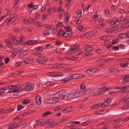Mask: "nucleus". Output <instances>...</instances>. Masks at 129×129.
<instances>
[{
    "label": "nucleus",
    "mask_w": 129,
    "mask_h": 129,
    "mask_svg": "<svg viewBox=\"0 0 129 129\" xmlns=\"http://www.w3.org/2000/svg\"><path fill=\"white\" fill-rule=\"evenodd\" d=\"M5 89H9L8 92H14L13 95L16 96L18 95L19 94L18 92L22 90L21 87L18 85H10L8 87H6Z\"/></svg>",
    "instance_id": "obj_1"
},
{
    "label": "nucleus",
    "mask_w": 129,
    "mask_h": 129,
    "mask_svg": "<svg viewBox=\"0 0 129 129\" xmlns=\"http://www.w3.org/2000/svg\"><path fill=\"white\" fill-rule=\"evenodd\" d=\"M66 96V91L63 90H61L55 94L54 97L58 99H60L59 98L61 96L62 97L63 96Z\"/></svg>",
    "instance_id": "obj_2"
},
{
    "label": "nucleus",
    "mask_w": 129,
    "mask_h": 129,
    "mask_svg": "<svg viewBox=\"0 0 129 129\" xmlns=\"http://www.w3.org/2000/svg\"><path fill=\"white\" fill-rule=\"evenodd\" d=\"M79 46V44H77L74 45L73 46L71 47L70 48H68L66 47V53H68L78 48Z\"/></svg>",
    "instance_id": "obj_3"
},
{
    "label": "nucleus",
    "mask_w": 129,
    "mask_h": 129,
    "mask_svg": "<svg viewBox=\"0 0 129 129\" xmlns=\"http://www.w3.org/2000/svg\"><path fill=\"white\" fill-rule=\"evenodd\" d=\"M73 99L76 98L81 96L82 93L81 92H76L71 93Z\"/></svg>",
    "instance_id": "obj_4"
},
{
    "label": "nucleus",
    "mask_w": 129,
    "mask_h": 129,
    "mask_svg": "<svg viewBox=\"0 0 129 129\" xmlns=\"http://www.w3.org/2000/svg\"><path fill=\"white\" fill-rule=\"evenodd\" d=\"M73 34V33L70 31H66L64 32L62 36L64 37H71Z\"/></svg>",
    "instance_id": "obj_5"
},
{
    "label": "nucleus",
    "mask_w": 129,
    "mask_h": 129,
    "mask_svg": "<svg viewBox=\"0 0 129 129\" xmlns=\"http://www.w3.org/2000/svg\"><path fill=\"white\" fill-rule=\"evenodd\" d=\"M71 80L78 79L81 78L82 76V75L79 74H73L71 75Z\"/></svg>",
    "instance_id": "obj_6"
},
{
    "label": "nucleus",
    "mask_w": 129,
    "mask_h": 129,
    "mask_svg": "<svg viewBox=\"0 0 129 129\" xmlns=\"http://www.w3.org/2000/svg\"><path fill=\"white\" fill-rule=\"evenodd\" d=\"M71 75H69L66 76L63 79L60 80L61 81H62L63 83H65L67 82L68 81L71 80Z\"/></svg>",
    "instance_id": "obj_7"
},
{
    "label": "nucleus",
    "mask_w": 129,
    "mask_h": 129,
    "mask_svg": "<svg viewBox=\"0 0 129 129\" xmlns=\"http://www.w3.org/2000/svg\"><path fill=\"white\" fill-rule=\"evenodd\" d=\"M19 124H16V122L10 124L9 126L10 129H13L17 127H19L21 125H18Z\"/></svg>",
    "instance_id": "obj_8"
},
{
    "label": "nucleus",
    "mask_w": 129,
    "mask_h": 129,
    "mask_svg": "<svg viewBox=\"0 0 129 129\" xmlns=\"http://www.w3.org/2000/svg\"><path fill=\"white\" fill-rule=\"evenodd\" d=\"M41 96L39 95L36 96L35 98L36 102L39 105H40L41 103Z\"/></svg>",
    "instance_id": "obj_9"
},
{
    "label": "nucleus",
    "mask_w": 129,
    "mask_h": 129,
    "mask_svg": "<svg viewBox=\"0 0 129 129\" xmlns=\"http://www.w3.org/2000/svg\"><path fill=\"white\" fill-rule=\"evenodd\" d=\"M128 31L126 33H121L119 34V38L124 39L125 38H128Z\"/></svg>",
    "instance_id": "obj_10"
},
{
    "label": "nucleus",
    "mask_w": 129,
    "mask_h": 129,
    "mask_svg": "<svg viewBox=\"0 0 129 129\" xmlns=\"http://www.w3.org/2000/svg\"><path fill=\"white\" fill-rule=\"evenodd\" d=\"M121 20V19L120 18L119 19L114 18L113 19V20L111 22L110 24H111L112 25H114L117 22V21L119 22H120Z\"/></svg>",
    "instance_id": "obj_11"
},
{
    "label": "nucleus",
    "mask_w": 129,
    "mask_h": 129,
    "mask_svg": "<svg viewBox=\"0 0 129 129\" xmlns=\"http://www.w3.org/2000/svg\"><path fill=\"white\" fill-rule=\"evenodd\" d=\"M128 82H129V75H126L124 78L122 82L124 83Z\"/></svg>",
    "instance_id": "obj_12"
},
{
    "label": "nucleus",
    "mask_w": 129,
    "mask_h": 129,
    "mask_svg": "<svg viewBox=\"0 0 129 129\" xmlns=\"http://www.w3.org/2000/svg\"><path fill=\"white\" fill-rule=\"evenodd\" d=\"M122 26L124 28L129 27V19L126 20L125 23L123 24Z\"/></svg>",
    "instance_id": "obj_13"
},
{
    "label": "nucleus",
    "mask_w": 129,
    "mask_h": 129,
    "mask_svg": "<svg viewBox=\"0 0 129 129\" xmlns=\"http://www.w3.org/2000/svg\"><path fill=\"white\" fill-rule=\"evenodd\" d=\"M50 100L51 101V104L55 103L57 102H58L60 101V99H58L54 96L53 98H50Z\"/></svg>",
    "instance_id": "obj_14"
},
{
    "label": "nucleus",
    "mask_w": 129,
    "mask_h": 129,
    "mask_svg": "<svg viewBox=\"0 0 129 129\" xmlns=\"http://www.w3.org/2000/svg\"><path fill=\"white\" fill-rule=\"evenodd\" d=\"M37 21L35 19H33L32 18H30L29 20L28 21V23L35 25L37 23Z\"/></svg>",
    "instance_id": "obj_15"
},
{
    "label": "nucleus",
    "mask_w": 129,
    "mask_h": 129,
    "mask_svg": "<svg viewBox=\"0 0 129 129\" xmlns=\"http://www.w3.org/2000/svg\"><path fill=\"white\" fill-rule=\"evenodd\" d=\"M85 50L86 51H89L92 50V47L88 45H86L85 47Z\"/></svg>",
    "instance_id": "obj_16"
},
{
    "label": "nucleus",
    "mask_w": 129,
    "mask_h": 129,
    "mask_svg": "<svg viewBox=\"0 0 129 129\" xmlns=\"http://www.w3.org/2000/svg\"><path fill=\"white\" fill-rule=\"evenodd\" d=\"M101 104H99L95 105L92 106L90 108V109H96L99 108Z\"/></svg>",
    "instance_id": "obj_17"
},
{
    "label": "nucleus",
    "mask_w": 129,
    "mask_h": 129,
    "mask_svg": "<svg viewBox=\"0 0 129 129\" xmlns=\"http://www.w3.org/2000/svg\"><path fill=\"white\" fill-rule=\"evenodd\" d=\"M6 42L7 43L5 44V45L8 48H11L12 47L13 45L10 42V41H7V40H6Z\"/></svg>",
    "instance_id": "obj_18"
},
{
    "label": "nucleus",
    "mask_w": 129,
    "mask_h": 129,
    "mask_svg": "<svg viewBox=\"0 0 129 129\" xmlns=\"http://www.w3.org/2000/svg\"><path fill=\"white\" fill-rule=\"evenodd\" d=\"M65 32L63 30H60L58 32V34L57 35L58 37H61L62 36H62L63 35V34Z\"/></svg>",
    "instance_id": "obj_19"
},
{
    "label": "nucleus",
    "mask_w": 129,
    "mask_h": 129,
    "mask_svg": "<svg viewBox=\"0 0 129 129\" xmlns=\"http://www.w3.org/2000/svg\"><path fill=\"white\" fill-rule=\"evenodd\" d=\"M20 40L19 43L21 45H25V43H23V40H25V38L23 36L22 37L21 36H20Z\"/></svg>",
    "instance_id": "obj_20"
},
{
    "label": "nucleus",
    "mask_w": 129,
    "mask_h": 129,
    "mask_svg": "<svg viewBox=\"0 0 129 129\" xmlns=\"http://www.w3.org/2000/svg\"><path fill=\"white\" fill-rule=\"evenodd\" d=\"M44 103L46 104H51V101L50 100V98L45 99L43 101Z\"/></svg>",
    "instance_id": "obj_21"
},
{
    "label": "nucleus",
    "mask_w": 129,
    "mask_h": 129,
    "mask_svg": "<svg viewBox=\"0 0 129 129\" xmlns=\"http://www.w3.org/2000/svg\"><path fill=\"white\" fill-rule=\"evenodd\" d=\"M31 85H28L27 84H25V90L27 91L30 90L31 88Z\"/></svg>",
    "instance_id": "obj_22"
},
{
    "label": "nucleus",
    "mask_w": 129,
    "mask_h": 129,
    "mask_svg": "<svg viewBox=\"0 0 129 129\" xmlns=\"http://www.w3.org/2000/svg\"><path fill=\"white\" fill-rule=\"evenodd\" d=\"M32 60L31 59L26 58L23 60V61L26 63L30 64L31 63Z\"/></svg>",
    "instance_id": "obj_23"
},
{
    "label": "nucleus",
    "mask_w": 129,
    "mask_h": 129,
    "mask_svg": "<svg viewBox=\"0 0 129 129\" xmlns=\"http://www.w3.org/2000/svg\"><path fill=\"white\" fill-rule=\"evenodd\" d=\"M128 108H129V104L126 102L124 103V105L122 107L121 109L123 108L125 109Z\"/></svg>",
    "instance_id": "obj_24"
},
{
    "label": "nucleus",
    "mask_w": 129,
    "mask_h": 129,
    "mask_svg": "<svg viewBox=\"0 0 129 129\" xmlns=\"http://www.w3.org/2000/svg\"><path fill=\"white\" fill-rule=\"evenodd\" d=\"M31 100L30 99H26L23 101L22 103L23 104H25L30 103V102Z\"/></svg>",
    "instance_id": "obj_25"
},
{
    "label": "nucleus",
    "mask_w": 129,
    "mask_h": 129,
    "mask_svg": "<svg viewBox=\"0 0 129 129\" xmlns=\"http://www.w3.org/2000/svg\"><path fill=\"white\" fill-rule=\"evenodd\" d=\"M64 16L65 17L64 19V22H67L69 20L68 18H69L68 13H65L64 15Z\"/></svg>",
    "instance_id": "obj_26"
},
{
    "label": "nucleus",
    "mask_w": 129,
    "mask_h": 129,
    "mask_svg": "<svg viewBox=\"0 0 129 129\" xmlns=\"http://www.w3.org/2000/svg\"><path fill=\"white\" fill-rule=\"evenodd\" d=\"M36 124L40 126H42L43 123V122L38 120H36Z\"/></svg>",
    "instance_id": "obj_27"
},
{
    "label": "nucleus",
    "mask_w": 129,
    "mask_h": 129,
    "mask_svg": "<svg viewBox=\"0 0 129 129\" xmlns=\"http://www.w3.org/2000/svg\"><path fill=\"white\" fill-rule=\"evenodd\" d=\"M48 75L53 77H56V72H48L47 73Z\"/></svg>",
    "instance_id": "obj_28"
},
{
    "label": "nucleus",
    "mask_w": 129,
    "mask_h": 129,
    "mask_svg": "<svg viewBox=\"0 0 129 129\" xmlns=\"http://www.w3.org/2000/svg\"><path fill=\"white\" fill-rule=\"evenodd\" d=\"M80 89L83 91L85 90L86 89L85 86V84L82 83L80 85Z\"/></svg>",
    "instance_id": "obj_29"
},
{
    "label": "nucleus",
    "mask_w": 129,
    "mask_h": 129,
    "mask_svg": "<svg viewBox=\"0 0 129 129\" xmlns=\"http://www.w3.org/2000/svg\"><path fill=\"white\" fill-rule=\"evenodd\" d=\"M90 120H87V121L84 122L81 124V126H85L88 124L90 123Z\"/></svg>",
    "instance_id": "obj_30"
},
{
    "label": "nucleus",
    "mask_w": 129,
    "mask_h": 129,
    "mask_svg": "<svg viewBox=\"0 0 129 129\" xmlns=\"http://www.w3.org/2000/svg\"><path fill=\"white\" fill-rule=\"evenodd\" d=\"M71 108H72V107H71L70 108L68 107L66 108L65 109L63 110L62 111L64 113V111L65 112V113L70 112L71 111Z\"/></svg>",
    "instance_id": "obj_31"
},
{
    "label": "nucleus",
    "mask_w": 129,
    "mask_h": 129,
    "mask_svg": "<svg viewBox=\"0 0 129 129\" xmlns=\"http://www.w3.org/2000/svg\"><path fill=\"white\" fill-rule=\"evenodd\" d=\"M91 93V91L90 89H87L84 93L83 94L85 95H88Z\"/></svg>",
    "instance_id": "obj_32"
},
{
    "label": "nucleus",
    "mask_w": 129,
    "mask_h": 129,
    "mask_svg": "<svg viewBox=\"0 0 129 129\" xmlns=\"http://www.w3.org/2000/svg\"><path fill=\"white\" fill-rule=\"evenodd\" d=\"M73 99L71 93L69 94L68 95L66 99V100H69L71 99Z\"/></svg>",
    "instance_id": "obj_33"
},
{
    "label": "nucleus",
    "mask_w": 129,
    "mask_h": 129,
    "mask_svg": "<svg viewBox=\"0 0 129 129\" xmlns=\"http://www.w3.org/2000/svg\"><path fill=\"white\" fill-rule=\"evenodd\" d=\"M35 50L39 52H41L43 50V48L42 47H39L35 48Z\"/></svg>",
    "instance_id": "obj_34"
},
{
    "label": "nucleus",
    "mask_w": 129,
    "mask_h": 129,
    "mask_svg": "<svg viewBox=\"0 0 129 129\" xmlns=\"http://www.w3.org/2000/svg\"><path fill=\"white\" fill-rule=\"evenodd\" d=\"M52 114V113L50 112L49 111H48L44 113L42 116H45L48 115H50Z\"/></svg>",
    "instance_id": "obj_35"
},
{
    "label": "nucleus",
    "mask_w": 129,
    "mask_h": 129,
    "mask_svg": "<svg viewBox=\"0 0 129 129\" xmlns=\"http://www.w3.org/2000/svg\"><path fill=\"white\" fill-rule=\"evenodd\" d=\"M5 87H6L4 88H0V93H2V94L3 95L5 92V90L7 89H5Z\"/></svg>",
    "instance_id": "obj_36"
},
{
    "label": "nucleus",
    "mask_w": 129,
    "mask_h": 129,
    "mask_svg": "<svg viewBox=\"0 0 129 129\" xmlns=\"http://www.w3.org/2000/svg\"><path fill=\"white\" fill-rule=\"evenodd\" d=\"M24 106L23 105L18 104L17 106V109L18 111H20L21 109H23Z\"/></svg>",
    "instance_id": "obj_37"
},
{
    "label": "nucleus",
    "mask_w": 129,
    "mask_h": 129,
    "mask_svg": "<svg viewBox=\"0 0 129 129\" xmlns=\"http://www.w3.org/2000/svg\"><path fill=\"white\" fill-rule=\"evenodd\" d=\"M36 61L39 63H41L43 65L46 64V62H43L42 60L40 59H37L36 60Z\"/></svg>",
    "instance_id": "obj_38"
},
{
    "label": "nucleus",
    "mask_w": 129,
    "mask_h": 129,
    "mask_svg": "<svg viewBox=\"0 0 129 129\" xmlns=\"http://www.w3.org/2000/svg\"><path fill=\"white\" fill-rule=\"evenodd\" d=\"M106 31L108 33H112L113 30L112 29V28L111 27L110 28H107L106 29Z\"/></svg>",
    "instance_id": "obj_39"
},
{
    "label": "nucleus",
    "mask_w": 129,
    "mask_h": 129,
    "mask_svg": "<svg viewBox=\"0 0 129 129\" xmlns=\"http://www.w3.org/2000/svg\"><path fill=\"white\" fill-rule=\"evenodd\" d=\"M64 28L66 30V31H71L72 30V28L69 26L64 27Z\"/></svg>",
    "instance_id": "obj_40"
},
{
    "label": "nucleus",
    "mask_w": 129,
    "mask_h": 129,
    "mask_svg": "<svg viewBox=\"0 0 129 129\" xmlns=\"http://www.w3.org/2000/svg\"><path fill=\"white\" fill-rule=\"evenodd\" d=\"M52 124H50V127L51 128L53 127V126L57 125L59 124V122H52Z\"/></svg>",
    "instance_id": "obj_41"
},
{
    "label": "nucleus",
    "mask_w": 129,
    "mask_h": 129,
    "mask_svg": "<svg viewBox=\"0 0 129 129\" xmlns=\"http://www.w3.org/2000/svg\"><path fill=\"white\" fill-rule=\"evenodd\" d=\"M119 39H116L112 40L111 42V43L113 44H116L119 40Z\"/></svg>",
    "instance_id": "obj_42"
},
{
    "label": "nucleus",
    "mask_w": 129,
    "mask_h": 129,
    "mask_svg": "<svg viewBox=\"0 0 129 129\" xmlns=\"http://www.w3.org/2000/svg\"><path fill=\"white\" fill-rule=\"evenodd\" d=\"M82 14V11L81 10H78L77 12V15L79 17H81Z\"/></svg>",
    "instance_id": "obj_43"
},
{
    "label": "nucleus",
    "mask_w": 129,
    "mask_h": 129,
    "mask_svg": "<svg viewBox=\"0 0 129 129\" xmlns=\"http://www.w3.org/2000/svg\"><path fill=\"white\" fill-rule=\"evenodd\" d=\"M108 46L107 45L106 46L107 47V48L108 49V50L110 51L111 50H112V47L113 46L112 45H110V44H108Z\"/></svg>",
    "instance_id": "obj_44"
},
{
    "label": "nucleus",
    "mask_w": 129,
    "mask_h": 129,
    "mask_svg": "<svg viewBox=\"0 0 129 129\" xmlns=\"http://www.w3.org/2000/svg\"><path fill=\"white\" fill-rule=\"evenodd\" d=\"M57 26L59 27H62L63 26L62 23V22L58 21L57 25L56 27H57Z\"/></svg>",
    "instance_id": "obj_45"
},
{
    "label": "nucleus",
    "mask_w": 129,
    "mask_h": 129,
    "mask_svg": "<svg viewBox=\"0 0 129 129\" xmlns=\"http://www.w3.org/2000/svg\"><path fill=\"white\" fill-rule=\"evenodd\" d=\"M121 90H125L126 89H129V85H126L125 86H122Z\"/></svg>",
    "instance_id": "obj_46"
},
{
    "label": "nucleus",
    "mask_w": 129,
    "mask_h": 129,
    "mask_svg": "<svg viewBox=\"0 0 129 129\" xmlns=\"http://www.w3.org/2000/svg\"><path fill=\"white\" fill-rule=\"evenodd\" d=\"M129 99V96H125L124 97L122 98L120 100L121 101H124L125 100H126Z\"/></svg>",
    "instance_id": "obj_47"
},
{
    "label": "nucleus",
    "mask_w": 129,
    "mask_h": 129,
    "mask_svg": "<svg viewBox=\"0 0 129 129\" xmlns=\"http://www.w3.org/2000/svg\"><path fill=\"white\" fill-rule=\"evenodd\" d=\"M10 60V59L8 57H6L4 59V62L6 63H8Z\"/></svg>",
    "instance_id": "obj_48"
},
{
    "label": "nucleus",
    "mask_w": 129,
    "mask_h": 129,
    "mask_svg": "<svg viewBox=\"0 0 129 129\" xmlns=\"http://www.w3.org/2000/svg\"><path fill=\"white\" fill-rule=\"evenodd\" d=\"M128 63H121L120 64V66L123 67H126L127 66Z\"/></svg>",
    "instance_id": "obj_49"
},
{
    "label": "nucleus",
    "mask_w": 129,
    "mask_h": 129,
    "mask_svg": "<svg viewBox=\"0 0 129 129\" xmlns=\"http://www.w3.org/2000/svg\"><path fill=\"white\" fill-rule=\"evenodd\" d=\"M63 75L60 72H56V77L57 76H61Z\"/></svg>",
    "instance_id": "obj_50"
},
{
    "label": "nucleus",
    "mask_w": 129,
    "mask_h": 129,
    "mask_svg": "<svg viewBox=\"0 0 129 129\" xmlns=\"http://www.w3.org/2000/svg\"><path fill=\"white\" fill-rule=\"evenodd\" d=\"M63 64H58L56 66L57 68H62L64 67Z\"/></svg>",
    "instance_id": "obj_51"
},
{
    "label": "nucleus",
    "mask_w": 129,
    "mask_h": 129,
    "mask_svg": "<svg viewBox=\"0 0 129 129\" xmlns=\"http://www.w3.org/2000/svg\"><path fill=\"white\" fill-rule=\"evenodd\" d=\"M49 34V31L48 30H46L44 31L43 32V34L44 35H47Z\"/></svg>",
    "instance_id": "obj_52"
},
{
    "label": "nucleus",
    "mask_w": 129,
    "mask_h": 129,
    "mask_svg": "<svg viewBox=\"0 0 129 129\" xmlns=\"http://www.w3.org/2000/svg\"><path fill=\"white\" fill-rule=\"evenodd\" d=\"M37 51L35 50V49L33 50H32L31 52V53L34 55H37L38 54L37 52L36 51Z\"/></svg>",
    "instance_id": "obj_53"
},
{
    "label": "nucleus",
    "mask_w": 129,
    "mask_h": 129,
    "mask_svg": "<svg viewBox=\"0 0 129 129\" xmlns=\"http://www.w3.org/2000/svg\"><path fill=\"white\" fill-rule=\"evenodd\" d=\"M32 40H30L25 42V44H27L28 45H32Z\"/></svg>",
    "instance_id": "obj_54"
},
{
    "label": "nucleus",
    "mask_w": 129,
    "mask_h": 129,
    "mask_svg": "<svg viewBox=\"0 0 129 129\" xmlns=\"http://www.w3.org/2000/svg\"><path fill=\"white\" fill-rule=\"evenodd\" d=\"M81 51L79 50H77L75 52V54L78 55L81 52Z\"/></svg>",
    "instance_id": "obj_55"
},
{
    "label": "nucleus",
    "mask_w": 129,
    "mask_h": 129,
    "mask_svg": "<svg viewBox=\"0 0 129 129\" xmlns=\"http://www.w3.org/2000/svg\"><path fill=\"white\" fill-rule=\"evenodd\" d=\"M10 38L11 39L13 40V42H14L16 40V38L14 36H12V35L10 37Z\"/></svg>",
    "instance_id": "obj_56"
},
{
    "label": "nucleus",
    "mask_w": 129,
    "mask_h": 129,
    "mask_svg": "<svg viewBox=\"0 0 129 129\" xmlns=\"http://www.w3.org/2000/svg\"><path fill=\"white\" fill-rule=\"evenodd\" d=\"M22 64V63L21 62H18L15 64V65L16 67H18L19 66L21 65Z\"/></svg>",
    "instance_id": "obj_57"
},
{
    "label": "nucleus",
    "mask_w": 129,
    "mask_h": 129,
    "mask_svg": "<svg viewBox=\"0 0 129 129\" xmlns=\"http://www.w3.org/2000/svg\"><path fill=\"white\" fill-rule=\"evenodd\" d=\"M108 37L107 36H103L102 37H100V39L101 40H105Z\"/></svg>",
    "instance_id": "obj_58"
},
{
    "label": "nucleus",
    "mask_w": 129,
    "mask_h": 129,
    "mask_svg": "<svg viewBox=\"0 0 129 129\" xmlns=\"http://www.w3.org/2000/svg\"><path fill=\"white\" fill-rule=\"evenodd\" d=\"M92 53H90L88 51H87L86 53L85 54V56H90L92 55Z\"/></svg>",
    "instance_id": "obj_59"
},
{
    "label": "nucleus",
    "mask_w": 129,
    "mask_h": 129,
    "mask_svg": "<svg viewBox=\"0 0 129 129\" xmlns=\"http://www.w3.org/2000/svg\"><path fill=\"white\" fill-rule=\"evenodd\" d=\"M42 60L43 62H46V61L47 60V58L45 56H44L42 58Z\"/></svg>",
    "instance_id": "obj_60"
},
{
    "label": "nucleus",
    "mask_w": 129,
    "mask_h": 129,
    "mask_svg": "<svg viewBox=\"0 0 129 129\" xmlns=\"http://www.w3.org/2000/svg\"><path fill=\"white\" fill-rule=\"evenodd\" d=\"M44 26L45 28H46L48 30H50L51 29L50 26L47 24H45L44 25Z\"/></svg>",
    "instance_id": "obj_61"
},
{
    "label": "nucleus",
    "mask_w": 129,
    "mask_h": 129,
    "mask_svg": "<svg viewBox=\"0 0 129 129\" xmlns=\"http://www.w3.org/2000/svg\"><path fill=\"white\" fill-rule=\"evenodd\" d=\"M13 30L16 33H18L20 31V29L18 28H14Z\"/></svg>",
    "instance_id": "obj_62"
},
{
    "label": "nucleus",
    "mask_w": 129,
    "mask_h": 129,
    "mask_svg": "<svg viewBox=\"0 0 129 129\" xmlns=\"http://www.w3.org/2000/svg\"><path fill=\"white\" fill-rule=\"evenodd\" d=\"M53 84V83L52 81H47L46 83L47 85H51Z\"/></svg>",
    "instance_id": "obj_63"
},
{
    "label": "nucleus",
    "mask_w": 129,
    "mask_h": 129,
    "mask_svg": "<svg viewBox=\"0 0 129 129\" xmlns=\"http://www.w3.org/2000/svg\"><path fill=\"white\" fill-rule=\"evenodd\" d=\"M22 53L24 56L26 55L28 53V51L26 50H25L22 51Z\"/></svg>",
    "instance_id": "obj_64"
}]
</instances>
